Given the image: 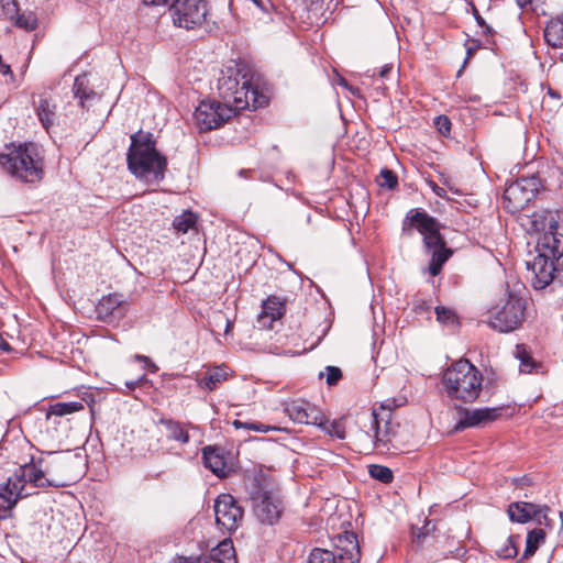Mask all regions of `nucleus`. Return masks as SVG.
<instances>
[{
	"instance_id": "f257e3e1",
	"label": "nucleus",
	"mask_w": 563,
	"mask_h": 563,
	"mask_svg": "<svg viewBox=\"0 0 563 563\" xmlns=\"http://www.w3.org/2000/svg\"><path fill=\"white\" fill-rule=\"evenodd\" d=\"M126 154L129 170L148 185L164 179L167 158L156 150V140L151 132L142 130L131 135Z\"/></svg>"
},
{
	"instance_id": "f03ea898",
	"label": "nucleus",
	"mask_w": 563,
	"mask_h": 563,
	"mask_svg": "<svg viewBox=\"0 0 563 563\" xmlns=\"http://www.w3.org/2000/svg\"><path fill=\"white\" fill-rule=\"evenodd\" d=\"M218 89L228 103L235 110L257 109L267 100L252 82V76L245 67L229 68L219 79Z\"/></svg>"
},
{
	"instance_id": "7ed1b4c3",
	"label": "nucleus",
	"mask_w": 563,
	"mask_h": 563,
	"mask_svg": "<svg viewBox=\"0 0 563 563\" xmlns=\"http://www.w3.org/2000/svg\"><path fill=\"white\" fill-rule=\"evenodd\" d=\"M442 382L450 398L473 402L482 391L483 375L470 361L460 360L444 372Z\"/></svg>"
},
{
	"instance_id": "20e7f679",
	"label": "nucleus",
	"mask_w": 563,
	"mask_h": 563,
	"mask_svg": "<svg viewBox=\"0 0 563 563\" xmlns=\"http://www.w3.org/2000/svg\"><path fill=\"white\" fill-rule=\"evenodd\" d=\"M0 165L12 177L24 181L35 183L42 178V163L33 143L12 146L5 154H0Z\"/></svg>"
},
{
	"instance_id": "39448f33",
	"label": "nucleus",
	"mask_w": 563,
	"mask_h": 563,
	"mask_svg": "<svg viewBox=\"0 0 563 563\" xmlns=\"http://www.w3.org/2000/svg\"><path fill=\"white\" fill-rule=\"evenodd\" d=\"M246 487L257 519L267 525L277 522L283 511V504L277 494L256 477L249 481Z\"/></svg>"
},
{
	"instance_id": "423d86ee",
	"label": "nucleus",
	"mask_w": 563,
	"mask_h": 563,
	"mask_svg": "<svg viewBox=\"0 0 563 563\" xmlns=\"http://www.w3.org/2000/svg\"><path fill=\"white\" fill-rule=\"evenodd\" d=\"M525 310V300L519 296L509 294L505 300L489 310L488 324L499 332H511L522 323Z\"/></svg>"
},
{
	"instance_id": "0eeeda50",
	"label": "nucleus",
	"mask_w": 563,
	"mask_h": 563,
	"mask_svg": "<svg viewBox=\"0 0 563 563\" xmlns=\"http://www.w3.org/2000/svg\"><path fill=\"white\" fill-rule=\"evenodd\" d=\"M360 558L361 550L356 536L345 531L338 536V543L332 550L313 549L308 556V563H356Z\"/></svg>"
},
{
	"instance_id": "6e6552de",
	"label": "nucleus",
	"mask_w": 563,
	"mask_h": 563,
	"mask_svg": "<svg viewBox=\"0 0 563 563\" xmlns=\"http://www.w3.org/2000/svg\"><path fill=\"white\" fill-rule=\"evenodd\" d=\"M542 187L539 173L516 179L504 191L505 208L511 213L525 209Z\"/></svg>"
},
{
	"instance_id": "1a4fd4ad",
	"label": "nucleus",
	"mask_w": 563,
	"mask_h": 563,
	"mask_svg": "<svg viewBox=\"0 0 563 563\" xmlns=\"http://www.w3.org/2000/svg\"><path fill=\"white\" fill-rule=\"evenodd\" d=\"M173 22L186 30L208 27V3L205 0H174L169 7Z\"/></svg>"
},
{
	"instance_id": "9d476101",
	"label": "nucleus",
	"mask_w": 563,
	"mask_h": 563,
	"mask_svg": "<svg viewBox=\"0 0 563 563\" xmlns=\"http://www.w3.org/2000/svg\"><path fill=\"white\" fill-rule=\"evenodd\" d=\"M233 113L234 111L229 104L208 100L199 103L194 118L200 131H209L222 125Z\"/></svg>"
},
{
	"instance_id": "9b49d317",
	"label": "nucleus",
	"mask_w": 563,
	"mask_h": 563,
	"mask_svg": "<svg viewBox=\"0 0 563 563\" xmlns=\"http://www.w3.org/2000/svg\"><path fill=\"white\" fill-rule=\"evenodd\" d=\"M216 522L227 532L235 531L243 520V509L230 494H221L213 505Z\"/></svg>"
},
{
	"instance_id": "f8f14e48",
	"label": "nucleus",
	"mask_w": 563,
	"mask_h": 563,
	"mask_svg": "<svg viewBox=\"0 0 563 563\" xmlns=\"http://www.w3.org/2000/svg\"><path fill=\"white\" fill-rule=\"evenodd\" d=\"M407 221L422 234L423 244L429 252L445 246V242L440 234L439 222L427 212L412 209L406 217L405 223Z\"/></svg>"
},
{
	"instance_id": "ddd939ff",
	"label": "nucleus",
	"mask_w": 563,
	"mask_h": 563,
	"mask_svg": "<svg viewBox=\"0 0 563 563\" xmlns=\"http://www.w3.org/2000/svg\"><path fill=\"white\" fill-rule=\"evenodd\" d=\"M369 431L373 432L375 439V446L377 449L389 450L393 437L395 434V428L391 423V411L389 407L380 406V410L373 411L368 415Z\"/></svg>"
},
{
	"instance_id": "4468645a",
	"label": "nucleus",
	"mask_w": 563,
	"mask_h": 563,
	"mask_svg": "<svg viewBox=\"0 0 563 563\" xmlns=\"http://www.w3.org/2000/svg\"><path fill=\"white\" fill-rule=\"evenodd\" d=\"M559 213L549 212L544 218L547 231L539 239L538 252L550 257L561 258L563 256V234L558 231Z\"/></svg>"
},
{
	"instance_id": "2eb2a0df",
	"label": "nucleus",
	"mask_w": 563,
	"mask_h": 563,
	"mask_svg": "<svg viewBox=\"0 0 563 563\" xmlns=\"http://www.w3.org/2000/svg\"><path fill=\"white\" fill-rule=\"evenodd\" d=\"M284 412L296 423L322 426L324 419L319 408L302 399L285 402Z\"/></svg>"
},
{
	"instance_id": "dca6fc26",
	"label": "nucleus",
	"mask_w": 563,
	"mask_h": 563,
	"mask_svg": "<svg viewBox=\"0 0 563 563\" xmlns=\"http://www.w3.org/2000/svg\"><path fill=\"white\" fill-rule=\"evenodd\" d=\"M1 490L0 497L3 498L4 505H0V519H5L10 516L12 508L16 505L19 499L32 494L26 490L18 472L8 478L5 484L1 487Z\"/></svg>"
},
{
	"instance_id": "f3484780",
	"label": "nucleus",
	"mask_w": 563,
	"mask_h": 563,
	"mask_svg": "<svg viewBox=\"0 0 563 563\" xmlns=\"http://www.w3.org/2000/svg\"><path fill=\"white\" fill-rule=\"evenodd\" d=\"M555 260L538 252V255L532 261L527 262V268L533 275L531 283L536 289H543L553 280Z\"/></svg>"
},
{
	"instance_id": "a211bd4d",
	"label": "nucleus",
	"mask_w": 563,
	"mask_h": 563,
	"mask_svg": "<svg viewBox=\"0 0 563 563\" xmlns=\"http://www.w3.org/2000/svg\"><path fill=\"white\" fill-rule=\"evenodd\" d=\"M130 303L121 294L103 296L97 305L98 318L104 322L121 320L128 312Z\"/></svg>"
},
{
	"instance_id": "6ab92c4d",
	"label": "nucleus",
	"mask_w": 563,
	"mask_h": 563,
	"mask_svg": "<svg viewBox=\"0 0 563 563\" xmlns=\"http://www.w3.org/2000/svg\"><path fill=\"white\" fill-rule=\"evenodd\" d=\"M459 415L460 418L454 427L455 431H461L466 428L484 426L488 422L494 421L498 417V409H461L459 411Z\"/></svg>"
},
{
	"instance_id": "aec40b11",
	"label": "nucleus",
	"mask_w": 563,
	"mask_h": 563,
	"mask_svg": "<svg viewBox=\"0 0 563 563\" xmlns=\"http://www.w3.org/2000/svg\"><path fill=\"white\" fill-rule=\"evenodd\" d=\"M549 507L539 506L532 503L517 501L508 506V516L511 521L526 523L531 519L541 521V517L547 518Z\"/></svg>"
},
{
	"instance_id": "412c9836",
	"label": "nucleus",
	"mask_w": 563,
	"mask_h": 563,
	"mask_svg": "<svg viewBox=\"0 0 563 563\" xmlns=\"http://www.w3.org/2000/svg\"><path fill=\"white\" fill-rule=\"evenodd\" d=\"M33 104L38 121L48 132L58 121V107L55 99L47 95H40L38 99L33 101Z\"/></svg>"
},
{
	"instance_id": "4be33fe9",
	"label": "nucleus",
	"mask_w": 563,
	"mask_h": 563,
	"mask_svg": "<svg viewBox=\"0 0 563 563\" xmlns=\"http://www.w3.org/2000/svg\"><path fill=\"white\" fill-rule=\"evenodd\" d=\"M205 466L219 477H224L230 472L224 456V451L218 446H206L202 450Z\"/></svg>"
},
{
	"instance_id": "5701e85b",
	"label": "nucleus",
	"mask_w": 563,
	"mask_h": 563,
	"mask_svg": "<svg viewBox=\"0 0 563 563\" xmlns=\"http://www.w3.org/2000/svg\"><path fill=\"white\" fill-rule=\"evenodd\" d=\"M286 311L285 303L277 297H268L262 305L257 322L261 327L271 329L273 322L280 319Z\"/></svg>"
},
{
	"instance_id": "b1692460",
	"label": "nucleus",
	"mask_w": 563,
	"mask_h": 563,
	"mask_svg": "<svg viewBox=\"0 0 563 563\" xmlns=\"http://www.w3.org/2000/svg\"><path fill=\"white\" fill-rule=\"evenodd\" d=\"M24 485H31L34 488H42L47 486L62 487L63 483H55L45 477L44 472L37 468L35 464L29 463L20 466L18 471Z\"/></svg>"
},
{
	"instance_id": "393cba45",
	"label": "nucleus",
	"mask_w": 563,
	"mask_h": 563,
	"mask_svg": "<svg viewBox=\"0 0 563 563\" xmlns=\"http://www.w3.org/2000/svg\"><path fill=\"white\" fill-rule=\"evenodd\" d=\"M229 373L225 367L216 366L208 369L198 378V386L202 389L212 391L218 388L219 384L227 380Z\"/></svg>"
},
{
	"instance_id": "a878e982",
	"label": "nucleus",
	"mask_w": 563,
	"mask_h": 563,
	"mask_svg": "<svg viewBox=\"0 0 563 563\" xmlns=\"http://www.w3.org/2000/svg\"><path fill=\"white\" fill-rule=\"evenodd\" d=\"M544 38L554 48L563 47V14L548 23L544 30Z\"/></svg>"
},
{
	"instance_id": "bb28decb",
	"label": "nucleus",
	"mask_w": 563,
	"mask_h": 563,
	"mask_svg": "<svg viewBox=\"0 0 563 563\" xmlns=\"http://www.w3.org/2000/svg\"><path fill=\"white\" fill-rule=\"evenodd\" d=\"M211 563H238L231 540H223L211 552Z\"/></svg>"
},
{
	"instance_id": "cd10ccee",
	"label": "nucleus",
	"mask_w": 563,
	"mask_h": 563,
	"mask_svg": "<svg viewBox=\"0 0 563 563\" xmlns=\"http://www.w3.org/2000/svg\"><path fill=\"white\" fill-rule=\"evenodd\" d=\"M159 423L165 427L167 431V438L173 441L186 444L189 442L190 437L184 424L173 419L162 418Z\"/></svg>"
},
{
	"instance_id": "c85d7f7f",
	"label": "nucleus",
	"mask_w": 563,
	"mask_h": 563,
	"mask_svg": "<svg viewBox=\"0 0 563 563\" xmlns=\"http://www.w3.org/2000/svg\"><path fill=\"white\" fill-rule=\"evenodd\" d=\"M86 84V77L78 76L76 77L73 86L74 95L79 99L81 107H85L86 102L88 101L98 99V95L93 90H89Z\"/></svg>"
},
{
	"instance_id": "c756f323",
	"label": "nucleus",
	"mask_w": 563,
	"mask_h": 563,
	"mask_svg": "<svg viewBox=\"0 0 563 563\" xmlns=\"http://www.w3.org/2000/svg\"><path fill=\"white\" fill-rule=\"evenodd\" d=\"M431 260L429 263V272L432 276H437L443 266V264L450 258L452 255V251L442 246L440 249H435L430 251Z\"/></svg>"
},
{
	"instance_id": "7c9ffc66",
	"label": "nucleus",
	"mask_w": 563,
	"mask_h": 563,
	"mask_svg": "<svg viewBox=\"0 0 563 563\" xmlns=\"http://www.w3.org/2000/svg\"><path fill=\"white\" fill-rule=\"evenodd\" d=\"M545 532L543 529H533L527 536L526 540V549L523 551L522 558L528 559L532 556L538 550L539 545L544 541Z\"/></svg>"
},
{
	"instance_id": "2f4dec72",
	"label": "nucleus",
	"mask_w": 563,
	"mask_h": 563,
	"mask_svg": "<svg viewBox=\"0 0 563 563\" xmlns=\"http://www.w3.org/2000/svg\"><path fill=\"white\" fill-rule=\"evenodd\" d=\"M197 223V216L191 211H184L180 216H177L174 221V228L181 233H187Z\"/></svg>"
},
{
	"instance_id": "473e14b6",
	"label": "nucleus",
	"mask_w": 563,
	"mask_h": 563,
	"mask_svg": "<svg viewBox=\"0 0 563 563\" xmlns=\"http://www.w3.org/2000/svg\"><path fill=\"white\" fill-rule=\"evenodd\" d=\"M516 357L520 361L519 368L521 373H531L532 369L536 367V362L533 361L525 345L516 346Z\"/></svg>"
},
{
	"instance_id": "72a5a7b5",
	"label": "nucleus",
	"mask_w": 563,
	"mask_h": 563,
	"mask_svg": "<svg viewBox=\"0 0 563 563\" xmlns=\"http://www.w3.org/2000/svg\"><path fill=\"white\" fill-rule=\"evenodd\" d=\"M368 473L372 478L377 479L384 484L391 483L394 478L393 471L384 465L372 464L368 466Z\"/></svg>"
},
{
	"instance_id": "f704fd0d",
	"label": "nucleus",
	"mask_w": 563,
	"mask_h": 563,
	"mask_svg": "<svg viewBox=\"0 0 563 563\" xmlns=\"http://www.w3.org/2000/svg\"><path fill=\"white\" fill-rule=\"evenodd\" d=\"M232 424L236 429L245 428V429L253 430V431H256V432H268V431H272V430H275V431H282L283 430L282 428L272 427V426L264 424V423H261V422H243L241 420H234L232 422Z\"/></svg>"
},
{
	"instance_id": "c9c22d12",
	"label": "nucleus",
	"mask_w": 563,
	"mask_h": 563,
	"mask_svg": "<svg viewBox=\"0 0 563 563\" xmlns=\"http://www.w3.org/2000/svg\"><path fill=\"white\" fill-rule=\"evenodd\" d=\"M377 183L380 187L394 189L398 185V178L393 170H390L388 168H383L377 178Z\"/></svg>"
},
{
	"instance_id": "e433bc0d",
	"label": "nucleus",
	"mask_w": 563,
	"mask_h": 563,
	"mask_svg": "<svg viewBox=\"0 0 563 563\" xmlns=\"http://www.w3.org/2000/svg\"><path fill=\"white\" fill-rule=\"evenodd\" d=\"M15 25L26 31H32L37 25L36 15L33 12L18 14Z\"/></svg>"
},
{
	"instance_id": "4c0bfd02",
	"label": "nucleus",
	"mask_w": 563,
	"mask_h": 563,
	"mask_svg": "<svg viewBox=\"0 0 563 563\" xmlns=\"http://www.w3.org/2000/svg\"><path fill=\"white\" fill-rule=\"evenodd\" d=\"M518 554L517 547L515 544V537L510 536L506 543L496 550V555L500 559H511Z\"/></svg>"
},
{
	"instance_id": "58836bf2",
	"label": "nucleus",
	"mask_w": 563,
	"mask_h": 563,
	"mask_svg": "<svg viewBox=\"0 0 563 563\" xmlns=\"http://www.w3.org/2000/svg\"><path fill=\"white\" fill-rule=\"evenodd\" d=\"M437 320L444 324H454L456 322V317L454 312L445 307L438 306L435 307Z\"/></svg>"
},
{
	"instance_id": "ea45409f",
	"label": "nucleus",
	"mask_w": 563,
	"mask_h": 563,
	"mask_svg": "<svg viewBox=\"0 0 563 563\" xmlns=\"http://www.w3.org/2000/svg\"><path fill=\"white\" fill-rule=\"evenodd\" d=\"M434 125L442 135H449L451 132V121L446 115H438L434 119Z\"/></svg>"
},
{
	"instance_id": "a19ab883",
	"label": "nucleus",
	"mask_w": 563,
	"mask_h": 563,
	"mask_svg": "<svg viewBox=\"0 0 563 563\" xmlns=\"http://www.w3.org/2000/svg\"><path fill=\"white\" fill-rule=\"evenodd\" d=\"M327 384L329 386L335 385L339 379L342 377V372L339 367L335 366H327Z\"/></svg>"
},
{
	"instance_id": "79ce46f5",
	"label": "nucleus",
	"mask_w": 563,
	"mask_h": 563,
	"mask_svg": "<svg viewBox=\"0 0 563 563\" xmlns=\"http://www.w3.org/2000/svg\"><path fill=\"white\" fill-rule=\"evenodd\" d=\"M1 7L10 19H13V15L16 13V3L14 0H0Z\"/></svg>"
},
{
	"instance_id": "37998d69",
	"label": "nucleus",
	"mask_w": 563,
	"mask_h": 563,
	"mask_svg": "<svg viewBox=\"0 0 563 563\" xmlns=\"http://www.w3.org/2000/svg\"><path fill=\"white\" fill-rule=\"evenodd\" d=\"M67 404L66 402H58L51 407V413L56 416H64L69 413V410H67Z\"/></svg>"
},
{
	"instance_id": "c03bdc74",
	"label": "nucleus",
	"mask_w": 563,
	"mask_h": 563,
	"mask_svg": "<svg viewBox=\"0 0 563 563\" xmlns=\"http://www.w3.org/2000/svg\"><path fill=\"white\" fill-rule=\"evenodd\" d=\"M429 309H430V305L426 300H416L413 302V310L416 311V313L421 314L424 311H428Z\"/></svg>"
},
{
	"instance_id": "a18cd8bd",
	"label": "nucleus",
	"mask_w": 563,
	"mask_h": 563,
	"mask_svg": "<svg viewBox=\"0 0 563 563\" xmlns=\"http://www.w3.org/2000/svg\"><path fill=\"white\" fill-rule=\"evenodd\" d=\"M135 357H136V360L144 362V363H145L146 368H147L150 372L155 373V372H157V371H158V367H157V366H156V365L151 361V358H150V357L144 356V355H136Z\"/></svg>"
},
{
	"instance_id": "49530a36",
	"label": "nucleus",
	"mask_w": 563,
	"mask_h": 563,
	"mask_svg": "<svg viewBox=\"0 0 563 563\" xmlns=\"http://www.w3.org/2000/svg\"><path fill=\"white\" fill-rule=\"evenodd\" d=\"M475 19L479 26L484 27V33H490L492 29L485 23V20L479 15V13L475 10Z\"/></svg>"
},
{
	"instance_id": "de8ad7c7",
	"label": "nucleus",
	"mask_w": 563,
	"mask_h": 563,
	"mask_svg": "<svg viewBox=\"0 0 563 563\" xmlns=\"http://www.w3.org/2000/svg\"><path fill=\"white\" fill-rule=\"evenodd\" d=\"M393 71V65L391 64H387V65H384L378 75L380 78H388L389 74Z\"/></svg>"
},
{
	"instance_id": "09e8293b",
	"label": "nucleus",
	"mask_w": 563,
	"mask_h": 563,
	"mask_svg": "<svg viewBox=\"0 0 563 563\" xmlns=\"http://www.w3.org/2000/svg\"><path fill=\"white\" fill-rule=\"evenodd\" d=\"M146 377L143 375L136 380L126 382L125 385L129 389H135L137 386L141 385L142 382H145Z\"/></svg>"
},
{
	"instance_id": "8fccbe9b",
	"label": "nucleus",
	"mask_w": 563,
	"mask_h": 563,
	"mask_svg": "<svg viewBox=\"0 0 563 563\" xmlns=\"http://www.w3.org/2000/svg\"><path fill=\"white\" fill-rule=\"evenodd\" d=\"M432 190H433V192H434L438 197H440V198H446V197H445V196H446V191H445V189H444V188H442V187H440V186H438V185L433 184V185H432Z\"/></svg>"
},
{
	"instance_id": "3c124183",
	"label": "nucleus",
	"mask_w": 563,
	"mask_h": 563,
	"mask_svg": "<svg viewBox=\"0 0 563 563\" xmlns=\"http://www.w3.org/2000/svg\"><path fill=\"white\" fill-rule=\"evenodd\" d=\"M66 404L69 405V406H67V410H69V413L78 411L84 408L82 404H80V402H66Z\"/></svg>"
},
{
	"instance_id": "603ef678",
	"label": "nucleus",
	"mask_w": 563,
	"mask_h": 563,
	"mask_svg": "<svg viewBox=\"0 0 563 563\" xmlns=\"http://www.w3.org/2000/svg\"><path fill=\"white\" fill-rule=\"evenodd\" d=\"M0 351L9 353L12 351L11 345L0 336Z\"/></svg>"
},
{
	"instance_id": "864d4df0",
	"label": "nucleus",
	"mask_w": 563,
	"mask_h": 563,
	"mask_svg": "<svg viewBox=\"0 0 563 563\" xmlns=\"http://www.w3.org/2000/svg\"><path fill=\"white\" fill-rule=\"evenodd\" d=\"M170 0H143L145 4L162 5L167 4Z\"/></svg>"
},
{
	"instance_id": "5fc2aeb1",
	"label": "nucleus",
	"mask_w": 563,
	"mask_h": 563,
	"mask_svg": "<svg viewBox=\"0 0 563 563\" xmlns=\"http://www.w3.org/2000/svg\"><path fill=\"white\" fill-rule=\"evenodd\" d=\"M187 563H211V562H209L207 559L196 558V559H190L189 561H187Z\"/></svg>"
},
{
	"instance_id": "6e6d98bb",
	"label": "nucleus",
	"mask_w": 563,
	"mask_h": 563,
	"mask_svg": "<svg viewBox=\"0 0 563 563\" xmlns=\"http://www.w3.org/2000/svg\"><path fill=\"white\" fill-rule=\"evenodd\" d=\"M516 2L520 8H525L526 5L530 4L532 0H516Z\"/></svg>"
},
{
	"instance_id": "4d7b16f0",
	"label": "nucleus",
	"mask_w": 563,
	"mask_h": 563,
	"mask_svg": "<svg viewBox=\"0 0 563 563\" xmlns=\"http://www.w3.org/2000/svg\"><path fill=\"white\" fill-rule=\"evenodd\" d=\"M353 96H360V90L351 85L346 88Z\"/></svg>"
},
{
	"instance_id": "13d9d810",
	"label": "nucleus",
	"mask_w": 563,
	"mask_h": 563,
	"mask_svg": "<svg viewBox=\"0 0 563 563\" xmlns=\"http://www.w3.org/2000/svg\"><path fill=\"white\" fill-rule=\"evenodd\" d=\"M339 85L345 89L350 86V84L346 81V79H344L342 77L339 79Z\"/></svg>"
},
{
	"instance_id": "bf43d9fd",
	"label": "nucleus",
	"mask_w": 563,
	"mask_h": 563,
	"mask_svg": "<svg viewBox=\"0 0 563 563\" xmlns=\"http://www.w3.org/2000/svg\"><path fill=\"white\" fill-rule=\"evenodd\" d=\"M249 173H251V170H250V169H241V170H240V173H239V175H240L241 177H246V175H247Z\"/></svg>"
},
{
	"instance_id": "052dcab7",
	"label": "nucleus",
	"mask_w": 563,
	"mask_h": 563,
	"mask_svg": "<svg viewBox=\"0 0 563 563\" xmlns=\"http://www.w3.org/2000/svg\"><path fill=\"white\" fill-rule=\"evenodd\" d=\"M231 322L229 320H227V328H225V333L229 332L230 328H231Z\"/></svg>"
},
{
	"instance_id": "680f3d73",
	"label": "nucleus",
	"mask_w": 563,
	"mask_h": 563,
	"mask_svg": "<svg viewBox=\"0 0 563 563\" xmlns=\"http://www.w3.org/2000/svg\"><path fill=\"white\" fill-rule=\"evenodd\" d=\"M473 53V49L471 47L467 48V55L470 56Z\"/></svg>"
},
{
	"instance_id": "e2e57ef3",
	"label": "nucleus",
	"mask_w": 563,
	"mask_h": 563,
	"mask_svg": "<svg viewBox=\"0 0 563 563\" xmlns=\"http://www.w3.org/2000/svg\"><path fill=\"white\" fill-rule=\"evenodd\" d=\"M449 188H450V190H452L453 192L459 194V190H457V189H453V187H451V186H450Z\"/></svg>"
},
{
	"instance_id": "0e129e2a",
	"label": "nucleus",
	"mask_w": 563,
	"mask_h": 563,
	"mask_svg": "<svg viewBox=\"0 0 563 563\" xmlns=\"http://www.w3.org/2000/svg\"><path fill=\"white\" fill-rule=\"evenodd\" d=\"M335 434L340 438V439H343L344 435L342 433H339V432H335Z\"/></svg>"
}]
</instances>
